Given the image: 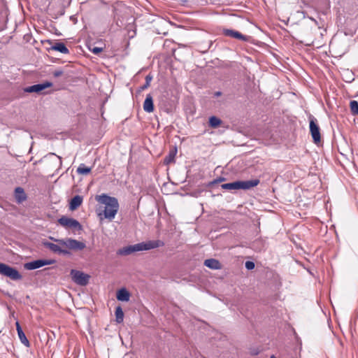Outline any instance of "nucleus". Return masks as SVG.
I'll use <instances>...</instances> for the list:
<instances>
[{
  "label": "nucleus",
  "mask_w": 358,
  "mask_h": 358,
  "mask_svg": "<svg viewBox=\"0 0 358 358\" xmlns=\"http://www.w3.org/2000/svg\"><path fill=\"white\" fill-rule=\"evenodd\" d=\"M96 201L103 205L104 206H99L97 209V215L100 220L108 219L113 220L119 210V203L115 197L110 196L106 194L97 195L95 197Z\"/></svg>",
  "instance_id": "1"
},
{
  "label": "nucleus",
  "mask_w": 358,
  "mask_h": 358,
  "mask_svg": "<svg viewBox=\"0 0 358 358\" xmlns=\"http://www.w3.org/2000/svg\"><path fill=\"white\" fill-rule=\"evenodd\" d=\"M164 243L160 240L148 241L133 245L124 247L119 251V254L128 255L135 252L149 250L164 246Z\"/></svg>",
  "instance_id": "2"
},
{
  "label": "nucleus",
  "mask_w": 358,
  "mask_h": 358,
  "mask_svg": "<svg viewBox=\"0 0 358 358\" xmlns=\"http://www.w3.org/2000/svg\"><path fill=\"white\" fill-rule=\"evenodd\" d=\"M260 182L259 179H254L250 180H238L233 182L224 183L221 185L222 188L227 190L234 189H250L252 187L257 186Z\"/></svg>",
  "instance_id": "3"
},
{
  "label": "nucleus",
  "mask_w": 358,
  "mask_h": 358,
  "mask_svg": "<svg viewBox=\"0 0 358 358\" xmlns=\"http://www.w3.org/2000/svg\"><path fill=\"white\" fill-rule=\"evenodd\" d=\"M0 274L10 278L11 280H17L22 278L18 271L10 266L0 262Z\"/></svg>",
  "instance_id": "4"
},
{
  "label": "nucleus",
  "mask_w": 358,
  "mask_h": 358,
  "mask_svg": "<svg viewBox=\"0 0 358 358\" xmlns=\"http://www.w3.org/2000/svg\"><path fill=\"white\" fill-rule=\"evenodd\" d=\"M60 243L62 245H64V248L68 250L80 251L83 250L86 247L85 243L73 238L64 239V241H61Z\"/></svg>",
  "instance_id": "5"
},
{
  "label": "nucleus",
  "mask_w": 358,
  "mask_h": 358,
  "mask_svg": "<svg viewBox=\"0 0 358 358\" xmlns=\"http://www.w3.org/2000/svg\"><path fill=\"white\" fill-rule=\"evenodd\" d=\"M71 276L75 283L81 286L87 285L90 278L89 275L75 269L71 271Z\"/></svg>",
  "instance_id": "6"
},
{
  "label": "nucleus",
  "mask_w": 358,
  "mask_h": 358,
  "mask_svg": "<svg viewBox=\"0 0 358 358\" xmlns=\"http://www.w3.org/2000/svg\"><path fill=\"white\" fill-rule=\"evenodd\" d=\"M55 241L57 243V244L45 241L43 242V245L55 253L63 255H69L70 253L68 250L64 248V245H62L60 243L64 239H55Z\"/></svg>",
  "instance_id": "7"
},
{
  "label": "nucleus",
  "mask_w": 358,
  "mask_h": 358,
  "mask_svg": "<svg viewBox=\"0 0 358 358\" xmlns=\"http://www.w3.org/2000/svg\"><path fill=\"white\" fill-rule=\"evenodd\" d=\"M58 222L62 227L66 229L80 230L82 229L81 224L75 219L70 218L66 216H62L58 220Z\"/></svg>",
  "instance_id": "8"
},
{
  "label": "nucleus",
  "mask_w": 358,
  "mask_h": 358,
  "mask_svg": "<svg viewBox=\"0 0 358 358\" xmlns=\"http://www.w3.org/2000/svg\"><path fill=\"white\" fill-rule=\"evenodd\" d=\"M55 262L54 260H48V259H38L33 262H30L26 263L24 264V268L27 270H34L38 268H41L43 266L50 265Z\"/></svg>",
  "instance_id": "9"
},
{
  "label": "nucleus",
  "mask_w": 358,
  "mask_h": 358,
  "mask_svg": "<svg viewBox=\"0 0 358 358\" xmlns=\"http://www.w3.org/2000/svg\"><path fill=\"white\" fill-rule=\"evenodd\" d=\"M223 34L226 36L234 38L243 41H248L250 38V36L243 35L241 32L234 29H224L223 30Z\"/></svg>",
  "instance_id": "10"
},
{
  "label": "nucleus",
  "mask_w": 358,
  "mask_h": 358,
  "mask_svg": "<svg viewBox=\"0 0 358 358\" xmlns=\"http://www.w3.org/2000/svg\"><path fill=\"white\" fill-rule=\"evenodd\" d=\"M52 83L51 82L46 81L43 83L36 84V85H34L30 87H28L24 89V91L26 92H29V93H32V92L38 93V92H40L42 90H43L48 87H52Z\"/></svg>",
  "instance_id": "11"
},
{
  "label": "nucleus",
  "mask_w": 358,
  "mask_h": 358,
  "mask_svg": "<svg viewBox=\"0 0 358 358\" xmlns=\"http://www.w3.org/2000/svg\"><path fill=\"white\" fill-rule=\"evenodd\" d=\"M177 152V148L175 146L171 147L168 155L164 159V164L165 165H169L170 164L174 163Z\"/></svg>",
  "instance_id": "12"
},
{
  "label": "nucleus",
  "mask_w": 358,
  "mask_h": 358,
  "mask_svg": "<svg viewBox=\"0 0 358 358\" xmlns=\"http://www.w3.org/2000/svg\"><path fill=\"white\" fill-rule=\"evenodd\" d=\"M16 329L17 331L18 337L22 344H24L26 347H29L30 343L29 340L27 338L24 333L23 332L22 327L19 323V322H15Z\"/></svg>",
  "instance_id": "13"
},
{
  "label": "nucleus",
  "mask_w": 358,
  "mask_h": 358,
  "mask_svg": "<svg viewBox=\"0 0 358 358\" xmlns=\"http://www.w3.org/2000/svg\"><path fill=\"white\" fill-rule=\"evenodd\" d=\"M309 128L310 134H320V127L317 124V120L312 115L309 117Z\"/></svg>",
  "instance_id": "14"
},
{
  "label": "nucleus",
  "mask_w": 358,
  "mask_h": 358,
  "mask_svg": "<svg viewBox=\"0 0 358 358\" xmlns=\"http://www.w3.org/2000/svg\"><path fill=\"white\" fill-rule=\"evenodd\" d=\"M15 198L18 203H21L27 199V195L23 188L18 187L15 189Z\"/></svg>",
  "instance_id": "15"
},
{
  "label": "nucleus",
  "mask_w": 358,
  "mask_h": 358,
  "mask_svg": "<svg viewBox=\"0 0 358 358\" xmlns=\"http://www.w3.org/2000/svg\"><path fill=\"white\" fill-rule=\"evenodd\" d=\"M83 203V197L80 195H76L73 197L69 203V208L71 210H76Z\"/></svg>",
  "instance_id": "16"
},
{
  "label": "nucleus",
  "mask_w": 358,
  "mask_h": 358,
  "mask_svg": "<svg viewBox=\"0 0 358 358\" xmlns=\"http://www.w3.org/2000/svg\"><path fill=\"white\" fill-rule=\"evenodd\" d=\"M143 109L148 113H151L154 110L153 99L150 94H148L144 101Z\"/></svg>",
  "instance_id": "17"
},
{
  "label": "nucleus",
  "mask_w": 358,
  "mask_h": 358,
  "mask_svg": "<svg viewBox=\"0 0 358 358\" xmlns=\"http://www.w3.org/2000/svg\"><path fill=\"white\" fill-rule=\"evenodd\" d=\"M116 297L118 301H128L130 299V294L125 288H122L117 292Z\"/></svg>",
  "instance_id": "18"
},
{
  "label": "nucleus",
  "mask_w": 358,
  "mask_h": 358,
  "mask_svg": "<svg viewBox=\"0 0 358 358\" xmlns=\"http://www.w3.org/2000/svg\"><path fill=\"white\" fill-rule=\"evenodd\" d=\"M50 50L58 51L63 54L69 53V49L66 47L65 44L61 42H57L50 48Z\"/></svg>",
  "instance_id": "19"
},
{
  "label": "nucleus",
  "mask_w": 358,
  "mask_h": 358,
  "mask_svg": "<svg viewBox=\"0 0 358 358\" xmlns=\"http://www.w3.org/2000/svg\"><path fill=\"white\" fill-rule=\"evenodd\" d=\"M204 265L212 269H220L222 267L220 262L215 259L205 260Z\"/></svg>",
  "instance_id": "20"
},
{
  "label": "nucleus",
  "mask_w": 358,
  "mask_h": 358,
  "mask_svg": "<svg viewBox=\"0 0 358 358\" xmlns=\"http://www.w3.org/2000/svg\"><path fill=\"white\" fill-rule=\"evenodd\" d=\"M92 171V168L86 166L84 164H80L77 169V173L80 175H87Z\"/></svg>",
  "instance_id": "21"
},
{
  "label": "nucleus",
  "mask_w": 358,
  "mask_h": 358,
  "mask_svg": "<svg viewBox=\"0 0 358 358\" xmlns=\"http://www.w3.org/2000/svg\"><path fill=\"white\" fill-rule=\"evenodd\" d=\"M222 123V120L216 116H211L209 118V125L213 128H217Z\"/></svg>",
  "instance_id": "22"
},
{
  "label": "nucleus",
  "mask_w": 358,
  "mask_h": 358,
  "mask_svg": "<svg viewBox=\"0 0 358 358\" xmlns=\"http://www.w3.org/2000/svg\"><path fill=\"white\" fill-rule=\"evenodd\" d=\"M115 317H116V322L117 323H121L123 322L124 319V313L122 311V309L120 306H117L115 309Z\"/></svg>",
  "instance_id": "23"
},
{
  "label": "nucleus",
  "mask_w": 358,
  "mask_h": 358,
  "mask_svg": "<svg viewBox=\"0 0 358 358\" xmlns=\"http://www.w3.org/2000/svg\"><path fill=\"white\" fill-rule=\"evenodd\" d=\"M351 113L354 115H358V102L357 101H351L350 103Z\"/></svg>",
  "instance_id": "24"
},
{
  "label": "nucleus",
  "mask_w": 358,
  "mask_h": 358,
  "mask_svg": "<svg viewBox=\"0 0 358 358\" xmlns=\"http://www.w3.org/2000/svg\"><path fill=\"white\" fill-rule=\"evenodd\" d=\"M313 141L317 146L322 145V136H312Z\"/></svg>",
  "instance_id": "25"
},
{
  "label": "nucleus",
  "mask_w": 358,
  "mask_h": 358,
  "mask_svg": "<svg viewBox=\"0 0 358 358\" xmlns=\"http://www.w3.org/2000/svg\"><path fill=\"white\" fill-rule=\"evenodd\" d=\"M89 50L92 53H94L95 55H98V54H99L100 52H101L103 51V48H102L94 47V46H92V45L89 46Z\"/></svg>",
  "instance_id": "26"
},
{
  "label": "nucleus",
  "mask_w": 358,
  "mask_h": 358,
  "mask_svg": "<svg viewBox=\"0 0 358 358\" xmlns=\"http://www.w3.org/2000/svg\"><path fill=\"white\" fill-rule=\"evenodd\" d=\"M245 268L248 270H252L255 268V264L252 262L247 261L245 262Z\"/></svg>",
  "instance_id": "27"
},
{
  "label": "nucleus",
  "mask_w": 358,
  "mask_h": 358,
  "mask_svg": "<svg viewBox=\"0 0 358 358\" xmlns=\"http://www.w3.org/2000/svg\"><path fill=\"white\" fill-rule=\"evenodd\" d=\"M64 73L62 69H57L55 71L52 72V75L54 77L57 78L61 76H62Z\"/></svg>",
  "instance_id": "28"
},
{
  "label": "nucleus",
  "mask_w": 358,
  "mask_h": 358,
  "mask_svg": "<svg viewBox=\"0 0 358 358\" xmlns=\"http://www.w3.org/2000/svg\"><path fill=\"white\" fill-rule=\"evenodd\" d=\"M152 79V76L150 74H148L146 76L145 83H147V85L148 84L150 85V82H151Z\"/></svg>",
  "instance_id": "29"
},
{
  "label": "nucleus",
  "mask_w": 358,
  "mask_h": 358,
  "mask_svg": "<svg viewBox=\"0 0 358 358\" xmlns=\"http://www.w3.org/2000/svg\"><path fill=\"white\" fill-rule=\"evenodd\" d=\"M162 108H163V110L167 113H169L172 111V108L170 106V107H168V106H161Z\"/></svg>",
  "instance_id": "30"
},
{
  "label": "nucleus",
  "mask_w": 358,
  "mask_h": 358,
  "mask_svg": "<svg viewBox=\"0 0 358 358\" xmlns=\"http://www.w3.org/2000/svg\"><path fill=\"white\" fill-rule=\"evenodd\" d=\"M149 86H150L149 84L147 85V83H145V84L143 85L140 87V91L147 89Z\"/></svg>",
  "instance_id": "31"
},
{
  "label": "nucleus",
  "mask_w": 358,
  "mask_h": 358,
  "mask_svg": "<svg viewBox=\"0 0 358 358\" xmlns=\"http://www.w3.org/2000/svg\"><path fill=\"white\" fill-rule=\"evenodd\" d=\"M221 95H222V92H221L220 91H217V92H215L214 93V96H221Z\"/></svg>",
  "instance_id": "32"
},
{
  "label": "nucleus",
  "mask_w": 358,
  "mask_h": 358,
  "mask_svg": "<svg viewBox=\"0 0 358 358\" xmlns=\"http://www.w3.org/2000/svg\"><path fill=\"white\" fill-rule=\"evenodd\" d=\"M224 180H225L224 178H220L218 180H216L215 181V182H222V181H224Z\"/></svg>",
  "instance_id": "33"
},
{
  "label": "nucleus",
  "mask_w": 358,
  "mask_h": 358,
  "mask_svg": "<svg viewBox=\"0 0 358 358\" xmlns=\"http://www.w3.org/2000/svg\"><path fill=\"white\" fill-rule=\"evenodd\" d=\"M270 358H276L274 355L271 356Z\"/></svg>",
  "instance_id": "34"
}]
</instances>
